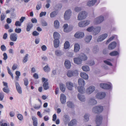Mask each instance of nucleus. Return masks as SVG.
Here are the masks:
<instances>
[{
  "instance_id": "63",
  "label": "nucleus",
  "mask_w": 126,
  "mask_h": 126,
  "mask_svg": "<svg viewBox=\"0 0 126 126\" xmlns=\"http://www.w3.org/2000/svg\"><path fill=\"white\" fill-rule=\"evenodd\" d=\"M39 33L36 31H34L32 33V35L34 36H36L39 35Z\"/></svg>"
},
{
  "instance_id": "49",
  "label": "nucleus",
  "mask_w": 126,
  "mask_h": 126,
  "mask_svg": "<svg viewBox=\"0 0 126 126\" xmlns=\"http://www.w3.org/2000/svg\"><path fill=\"white\" fill-rule=\"evenodd\" d=\"M89 115L87 114H86L84 116V121L85 122H87L89 120Z\"/></svg>"
},
{
  "instance_id": "42",
  "label": "nucleus",
  "mask_w": 126,
  "mask_h": 126,
  "mask_svg": "<svg viewBox=\"0 0 126 126\" xmlns=\"http://www.w3.org/2000/svg\"><path fill=\"white\" fill-rule=\"evenodd\" d=\"M60 88L61 91L63 92H64L65 91V87L64 85L62 84H60Z\"/></svg>"
},
{
  "instance_id": "41",
  "label": "nucleus",
  "mask_w": 126,
  "mask_h": 126,
  "mask_svg": "<svg viewBox=\"0 0 126 126\" xmlns=\"http://www.w3.org/2000/svg\"><path fill=\"white\" fill-rule=\"evenodd\" d=\"M70 47V44L68 41H66L64 44V48L65 49L68 48Z\"/></svg>"
},
{
  "instance_id": "12",
  "label": "nucleus",
  "mask_w": 126,
  "mask_h": 126,
  "mask_svg": "<svg viewBox=\"0 0 126 126\" xmlns=\"http://www.w3.org/2000/svg\"><path fill=\"white\" fill-rule=\"evenodd\" d=\"M117 43L115 42H113L109 45L108 49L110 50L113 49L115 47Z\"/></svg>"
},
{
  "instance_id": "55",
  "label": "nucleus",
  "mask_w": 126,
  "mask_h": 126,
  "mask_svg": "<svg viewBox=\"0 0 126 126\" xmlns=\"http://www.w3.org/2000/svg\"><path fill=\"white\" fill-rule=\"evenodd\" d=\"M98 49L97 46H95L93 47V51L95 53H96L98 51Z\"/></svg>"
},
{
  "instance_id": "21",
  "label": "nucleus",
  "mask_w": 126,
  "mask_h": 126,
  "mask_svg": "<svg viewBox=\"0 0 126 126\" xmlns=\"http://www.w3.org/2000/svg\"><path fill=\"white\" fill-rule=\"evenodd\" d=\"M33 26V24L31 22H29L27 24L26 31L29 32Z\"/></svg>"
},
{
  "instance_id": "13",
  "label": "nucleus",
  "mask_w": 126,
  "mask_h": 126,
  "mask_svg": "<svg viewBox=\"0 0 126 126\" xmlns=\"http://www.w3.org/2000/svg\"><path fill=\"white\" fill-rule=\"evenodd\" d=\"M95 88L94 86H91L89 87L86 89V92L88 94H90L95 90Z\"/></svg>"
},
{
  "instance_id": "48",
  "label": "nucleus",
  "mask_w": 126,
  "mask_h": 126,
  "mask_svg": "<svg viewBox=\"0 0 126 126\" xmlns=\"http://www.w3.org/2000/svg\"><path fill=\"white\" fill-rule=\"evenodd\" d=\"M57 14V12L54 11L50 14V17L51 18L54 17Z\"/></svg>"
},
{
  "instance_id": "8",
  "label": "nucleus",
  "mask_w": 126,
  "mask_h": 126,
  "mask_svg": "<svg viewBox=\"0 0 126 126\" xmlns=\"http://www.w3.org/2000/svg\"><path fill=\"white\" fill-rule=\"evenodd\" d=\"M104 17L101 16L95 18L94 20V23L96 24L100 23L104 21Z\"/></svg>"
},
{
  "instance_id": "30",
  "label": "nucleus",
  "mask_w": 126,
  "mask_h": 126,
  "mask_svg": "<svg viewBox=\"0 0 126 126\" xmlns=\"http://www.w3.org/2000/svg\"><path fill=\"white\" fill-rule=\"evenodd\" d=\"M53 36L54 40H59V38L60 36L59 34L57 32H54Z\"/></svg>"
},
{
  "instance_id": "40",
  "label": "nucleus",
  "mask_w": 126,
  "mask_h": 126,
  "mask_svg": "<svg viewBox=\"0 0 126 126\" xmlns=\"http://www.w3.org/2000/svg\"><path fill=\"white\" fill-rule=\"evenodd\" d=\"M55 54L58 56H61L63 54V53L59 50H57L55 51Z\"/></svg>"
},
{
  "instance_id": "28",
  "label": "nucleus",
  "mask_w": 126,
  "mask_h": 126,
  "mask_svg": "<svg viewBox=\"0 0 126 126\" xmlns=\"http://www.w3.org/2000/svg\"><path fill=\"white\" fill-rule=\"evenodd\" d=\"M54 47L55 48L58 47L59 46L60 42L59 40H54L53 41Z\"/></svg>"
},
{
  "instance_id": "61",
  "label": "nucleus",
  "mask_w": 126,
  "mask_h": 126,
  "mask_svg": "<svg viewBox=\"0 0 126 126\" xmlns=\"http://www.w3.org/2000/svg\"><path fill=\"white\" fill-rule=\"evenodd\" d=\"M21 31V30L20 28H16L15 29V32L17 33H20Z\"/></svg>"
},
{
  "instance_id": "25",
  "label": "nucleus",
  "mask_w": 126,
  "mask_h": 126,
  "mask_svg": "<svg viewBox=\"0 0 126 126\" xmlns=\"http://www.w3.org/2000/svg\"><path fill=\"white\" fill-rule=\"evenodd\" d=\"M97 0H92L91 1H88L87 3L88 6H93L96 2Z\"/></svg>"
},
{
  "instance_id": "54",
  "label": "nucleus",
  "mask_w": 126,
  "mask_h": 126,
  "mask_svg": "<svg viewBox=\"0 0 126 126\" xmlns=\"http://www.w3.org/2000/svg\"><path fill=\"white\" fill-rule=\"evenodd\" d=\"M6 16L4 13H2L0 16V20L2 21L4 20L6 17Z\"/></svg>"
},
{
  "instance_id": "33",
  "label": "nucleus",
  "mask_w": 126,
  "mask_h": 126,
  "mask_svg": "<svg viewBox=\"0 0 126 126\" xmlns=\"http://www.w3.org/2000/svg\"><path fill=\"white\" fill-rule=\"evenodd\" d=\"M80 57L82 61H85L87 59V56L86 55L83 53H82L80 54Z\"/></svg>"
},
{
  "instance_id": "17",
  "label": "nucleus",
  "mask_w": 126,
  "mask_h": 126,
  "mask_svg": "<svg viewBox=\"0 0 126 126\" xmlns=\"http://www.w3.org/2000/svg\"><path fill=\"white\" fill-rule=\"evenodd\" d=\"M16 85L17 92L19 94H21L22 93V89L18 82H16Z\"/></svg>"
},
{
  "instance_id": "38",
  "label": "nucleus",
  "mask_w": 126,
  "mask_h": 126,
  "mask_svg": "<svg viewBox=\"0 0 126 126\" xmlns=\"http://www.w3.org/2000/svg\"><path fill=\"white\" fill-rule=\"evenodd\" d=\"M82 70L85 71H88L90 70L89 66L87 65L84 66H82Z\"/></svg>"
},
{
  "instance_id": "32",
  "label": "nucleus",
  "mask_w": 126,
  "mask_h": 126,
  "mask_svg": "<svg viewBox=\"0 0 126 126\" xmlns=\"http://www.w3.org/2000/svg\"><path fill=\"white\" fill-rule=\"evenodd\" d=\"M48 84L47 82L45 81L44 82L43 87L45 90H47L48 89L49 87Z\"/></svg>"
},
{
  "instance_id": "34",
  "label": "nucleus",
  "mask_w": 126,
  "mask_h": 126,
  "mask_svg": "<svg viewBox=\"0 0 126 126\" xmlns=\"http://www.w3.org/2000/svg\"><path fill=\"white\" fill-rule=\"evenodd\" d=\"M92 37V36L91 35L87 36L85 39V40L86 42L89 43L91 40Z\"/></svg>"
},
{
  "instance_id": "5",
  "label": "nucleus",
  "mask_w": 126,
  "mask_h": 126,
  "mask_svg": "<svg viewBox=\"0 0 126 126\" xmlns=\"http://www.w3.org/2000/svg\"><path fill=\"white\" fill-rule=\"evenodd\" d=\"M67 75L69 77H71L73 76H76L78 75V71L77 70L74 71L69 70L67 72Z\"/></svg>"
},
{
  "instance_id": "56",
  "label": "nucleus",
  "mask_w": 126,
  "mask_h": 126,
  "mask_svg": "<svg viewBox=\"0 0 126 126\" xmlns=\"http://www.w3.org/2000/svg\"><path fill=\"white\" fill-rule=\"evenodd\" d=\"M81 10V8L80 7H76L75 9V11L76 12H79Z\"/></svg>"
},
{
  "instance_id": "27",
  "label": "nucleus",
  "mask_w": 126,
  "mask_h": 126,
  "mask_svg": "<svg viewBox=\"0 0 126 126\" xmlns=\"http://www.w3.org/2000/svg\"><path fill=\"white\" fill-rule=\"evenodd\" d=\"M78 83L79 85L80 86H84L85 84L84 80L82 79H78Z\"/></svg>"
},
{
  "instance_id": "2",
  "label": "nucleus",
  "mask_w": 126,
  "mask_h": 126,
  "mask_svg": "<svg viewBox=\"0 0 126 126\" xmlns=\"http://www.w3.org/2000/svg\"><path fill=\"white\" fill-rule=\"evenodd\" d=\"M102 117L101 115H98L96 116L95 122L97 125L96 126H100L101 124L102 120Z\"/></svg>"
},
{
  "instance_id": "23",
  "label": "nucleus",
  "mask_w": 126,
  "mask_h": 126,
  "mask_svg": "<svg viewBox=\"0 0 126 126\" xmlns=\"http://www.w3.org/2000/svg\"><path fill=\"white\" fill-rule=\"evenodd\" d=\"M74 63L77 64H80L82 62L81 59L79 58H74Z\"/></svg>"
},
{
  "instance_id": "45",
  "label": "nucleus",
  "mask_w": 126,
  "mask_h": 126,
  "mask_svg": "<svg viewBox=\"0 0 126 126\" xmlns=\"http://www.w3.org/2000/svg\"><path fill=\"white\" fill-rule=\"evenodd\" d=\"M41 6L42 5L41 2L40 1L38 2L36 6V9L37 10H39L41 8Z\"/></svg>"
},
{
  "instance_id": "50",
  "label": "nucleus",
  "mask_w": 126,
  "mask_h": 126,
  "mask_svg": "<svg viewBox=\"0 0 126 126\" xmlns=\"http://www.w3.org/2000/svg\"><path fill=\"white\" fill-rule=\"evenodd\" d=\"M2 90L4 92L7 93H8L9 92V90L8 87H4L3 88Z\"/></svg>"
},
{
  "instance_id": "52",
  "label": "nucleus",
  "mask_w": 126,
  "mask_h": 126,
  "mask_svg": "<svg viewBox=\"0 0 126 126\" xmlns=\"http://www.w3.org/2000/svg\"><path fill=\"white\" fill-rule=\"evenodd\" d=\"M115 38L114 36H112V37H110L106 42V44H108L110 41L113 39Z\"/></svg>"
},
{
  "instance_id": "24",
  "label": "nucleus",
  "mask_w": 126,
  "mask_h": 126,
  "mask_svg": "<svg viewBox=\"0 0 126 126\" xmlns=\"http://www.w3.org/2000/svg\"><path fill=\"white\" fill-rule=\"evenodd\" d=\"M78 99L82 102H84L85 101V97L84 95L78 94Z\"/></svg>"
},
{
  "instance_id": "53",
  "label": "nucleus",
  "mask_w": 126,
  "mask_h": 126,
  "mask_svg": "<svg viewBox=\"0 0 126 126\" xmlns=\"http://www.w3.org/2000/svg\"><path fill=\"white\" fill-rule=\"evenodd\" d=\"M4 96V94L2 92H0V101H2L3 100Z\"/></svg>"
},
{
  "instance_id": "39",
  "label": "nucleus",
  "mask_w": 126,
  "mask_h": 126,
  "mask_svg": "<svg viewBox=\"0 0 126 126\" xmlns=\"http://www.w3.org/2000/svg\"><path fill=\"white\" fill-rule=\"evenodd\" d=\"M119 54L118 52L117 51H113L109 54L111 56H116Z\"/></svg>"
},
{
  "instance_id": "19",
  "label": "nucleus",
  "mask_w": 126,
  "mask_h": 126,
  "mask_svg": "<svg viewBox=\"0 0 126 126\" xmlns=\"http://www.w3.org/2000/svg\"><path fill=\"white\" fill-rule=\"evenodd\" d=\"M66 86L68 89L70 90H72L73 87V84L70 81L66 82Z\"/></svg>"
},
{
  "instance_id": "46",
  "label": "nucleus",
  "mask_w": 126,
  "mask_h": 126,
  "mask_svg": "<svg viewBox=\"0 0 126 126\" xmlns=\"http://www.w3.org/2000/svg\"><path fill=\"white\" fill-rule=\"evenodd\" d=\"M94 27L93 26L89 27L87 29V31L88 32H91L93 33V31L94 30Z\"/></svg>"
},
{
  "instance_id": "36",
  "label": "nucleus",
  "mask_w": 126,
  "mask_h": 126,
  "mask_svg": "<svg viewBox=\"0 0 126 126\" xmlns=\"http://www.w3.org/2000/svg\"><path fill=\"white\" fill-rule=\"evenodd\" d=\"M76 123L77 121L75 119H73L68 124V126H72L74 125Z\"/></svg>"
},
{
  "instance_id": "3",
  "label": "nucleus",
  "mask_w": 126,
  "mask_h": 126,
  "mask_svg": "<svg viewBox=\"0 0 126 126\" xmlns=\"http://www.w3.org/2000/svg\"><path fill=\"white\" fill-rule=\"evenodd\" d=\"M87 16V14L85 11H82L79 13L78 16L79 20H81L85 18Z\"/></svg>"
},
{
  "instance_id": "31",
  "label": "nucleus",
  "mask_w": 126,
  "mask_h": 126,
  "mask_svg": "<svg viewBox=\"0 0 126 126\" xmlns=\"http://www.w3.org/2000/svg\"><path fill=\"white\" fill-rule=\"evenodd\" d=\"M32 119L33 121V125L34 126H37L38 124L37 119V118L34 116L32 117Z\"/></svg>"
},
{
  "instance_id": "20",
  "label": "nucleus",
  "mask_w": 126,
  "mask_h": 126,
  "mask_svg": "<svg viewBox=\"0 0 126 126\" xmlns=\"http://www.w3.org/2000/svg\"><path fill=\"white\" fill-rule=\"evenodd\" d=\"M78 90L79 92L81 94L84 93L85 91V89L83 86H78Z\"/></svg>"
},
{
  "instance_id": "44",
  "label": "nucleus",
  "mask_w": 126,
  "mask_h": 126,
  "mask_svg": "<svg viewBox=\"0 0 126 126\" xmlns=\"http://www.w3.org/2000/svg\"><path fill=\"white\" fill-rule=\"evenodd\" d=\"M43 69L44 71L46 72H48L50 71V69L48 65H47L44 67Z\"/></svg>"
},
{
  "instance_id": "29",
  "label": "nucleus",
  "mask_w": 126,
  "mask_h": 126,
  "mask_svg": "<svg viewBox=\"0 0 126 126\" xmlns=\"http://www.w3.org/2000/svg\"><path fill=\"white\" fill-rule=\"evenodd\" d=\"M81 77L84 79H88V77L87 74L84 73H81L80 74Z\"/></svg>"
},
{
  "instance_id": "59",
  "label": "nucleus",
  "mask_w": 126,
  "mask_h": 126,
  "mask_svg": "<svg viewBox=\"0 0 126 126\" xmlns=\"http://www.w3.org/2000/svg\"><path fill=\"white\" fill-rule=\"evenodd\" d=\"M18 119L20 120H22L23 119V116L21 114H18L17 115Z\"/></svg>"
},
{
  "instance_id": "64",
  "label": "nucleus",
  "mask_w": 126,
  "mask_h": 126,
  "mask_svg": "<svg viewBox=\"0 0 126 126\" xmlns=\"http://www.w3.org/2000/svg\"><path fill=\"white\" fill-rule=\"evenodd\" d=\"M21 23L20 21H17L16 22L15 25L16 26H20L21 25Z\"/></svg>"
},
{
  "instance_id": "43",
  "label": "nucleus",
  "mask_w": 126,
  "mask_h": 126,
  "mask_svg": "<svg viewBox=\"0 0 126 126\" xmlns=\"http://www.w3.org/2000/svg\"><path fill=\"white\" fill-rule=\"evenodd\" d=\"M67 106L71 108H73L74 107V105L73 103L70 101L68 102H67Z\"/></svg>"
},
{
  "instance_id": "7",
  "label": "nucleus",
  "mask_w": 126,
  "mask_h": 126,
  "mask_svg": "<svg viewBox=\"0 0 126 126\" xmlns=\"http://www.w3.org/2000/svg\"><path fill=\"white\" fill-rule=\"evenodd\" d=\"M90 22L89 20L81 21L79 22L78 25L80 27H84L88 25Z\"/></svg>"
},
{
  "instance_id": "11",
  "label": "nucleus",
  "mask_w": 126,
  "mask_h": 126,
  "mask_svg": "<svg viewBox=\"0 0 126 126\" xmlns=\"http://www.w3.org/2000/svg\"><path fill=\"white\" fill-rule=\"evenodd\" d=\"M108 36L107 34L105 33L102 34L99 36L97 40L98 42H101L105 39Z\"/></svg>"
},
{
  "instance_id": "9",
  "label": "nucleus",
  "mask_w": 126,
  "mask_h": 126,
  "mask_svg": "<svg viewBox=\"0 0 126 126\" xmlns=\"http://www.w3.org/2000/svg\"><path fill=\"white\" fill-rule=\"evenodd\" d=\"M106 95L105 93L103 92H99L96 95V98L99 99H102L104 98Z\"/></svg>"
},
{
  "instance_id": "37",
  "label": "nucleus",
  "mask_w": 126,
  "mask_h": 126,
  "mask_svg": "<svg viewBox=\"0 0 126 126\" xmlns=\"http://www.w3.org/2000/svg\"><path fill=\"white\" fill-rule=\"evenodd\" d=\"M54 26L56 29L58 28L59 27V23L57 20H55L54 22Z\"/></svg>"
},
{
  "instance_id": "6",
  "label": "nucleus",
  "mask_w": 126,
  "mask_h": 126,
  "mask_svg": "<svg viewBox=\"0 0 126 126\" xmlns=\"http://www.w3.org/2000/svg\"><path fill=\"white\" fill-rule=\"evenodd\" d=\"M72 12L69 9L66 11L64 14V17L66 20L69 19L71 15Z\"/></svg>"
},
{
  "instance_id": "14",
  "label": "nucleus",
  "mask_w": 126,
  "mask_h": 126,
  "mask_svg": "<svg viewBox=\"0 0 126 126\" xmlns=\"http://www.w3.org/2000/svg\"><path fill=\"white\" fill-rule=\"evenodd\" d=\"M101 27L97 26L94 27L93 31V34L94 35H96L98 34L100 32Z\"/></svg>"
},
{
  "instance_id": "22",
  "label": "nucleus",
  "mask_w": 126,
  "mask_h": 126,
  "mask_svg": "<svg viewBox=\"0 0 126 126\" xmlns=\"http://www.w3.org/2000/svg\"><path fill=\"white\" fill-rule=\"evenodd\" d=\"M64 64L67 69H68L70 68L71 66V63L68 60H66L65 61Z\"/></svg>"
},
{
  "instance_id": "58",
  "label": "nucleus",
  "mask_w": 126,
  "mask_h": 126,
  "mask_svg": "<svg viewBox=\"0 0 126 126\" xmlns=\"http://www.w3.org/2000/svg\"><path fill=\"white\" fill-rule=\"evenodd\" d=\"M42 25L43 26H46L47 25V22L44 20H42L41 22Z\"/></svg>"
},
{
  "instance_id": "18",
  "label": "nucleus",
  "mask_w": 126,
  "mask_h": 126,
  "mask_svg": "<svg viewBox=\"0 0 126 126\" xmlns=\"http://www.w3.org/2000/svg\"><path fill=\"white\" fill-rule=\"evenodd\" d=\"M66 97L64 94H61L60 100L62 104H64L66 102Z\"/></svg>"
},
{
  "instance_id": "60",
  "label": "nucleus",
  "mask_w": 126,
  "mask_h": 126,
  "mask_svg": "<svg viewBox=\"0 0 126 126\" xmlns=\"http://www.w3.org/2000/svg\"><path fill=\"white\" fill-rule=\"evenodd\" d=\"M40 105H37V104H35L33 106V108L35 109H38L40 108Z\"/></svg>"
},
{
  "instance_id": "15",
  "label": "nucleus",
  "mask_w": 126,
  "mask_h": 126,
  "mask_svg": "<svg viewBox=\"0 0 126 126\" xmlns=\"http://www.w3.org/2000/svg\"><path fill=\"white\" fill-rule=\"evenodd\" d=\"M63 120L65 124H67L70 121L69 116L67 115H65L63 117Z\"/></svg>"
},
{
  "instance_id": "4",
  "label": "nucleus",
  "mask_w": 126,
  "mask_h": 126,
  "mask_svg": "<svg viewBox=\"0 0 126 126\" xmlns=\"http://www.w3.org/2000/svg\"><path fill=\"white\" fill-rule=\"evenodd\" d=\"M100 87L104 89H110L112 88V84L110 83L109 84L105 83H101L100 84Z\"/></svg>"
},
{
  "instance_id": "62",
  "label": "nucleus",
  "mask_w": 126,
  "mask_h": 126,
  "mask_svg": "<svg viewBox=\"0 0 126 126\" xmlns=\"http://www.w3.org/2000/svg\"><path fill=\"white\" fill-rule=\"evenodd\" d=\"M46 14V12H42L39 15L40 17H42L43 16H45Z\"/></svg>"
},
{
  "instance_id": "16",
  "label": "nucleus",
  "mask_w": 126,
  "mask_h": 126,
  "mask_svg": "<svg viewBox=\"0 0 126 126\" xmlns=\"http://www.w3.org/2000/svg\"><path fill=\"white\" fill-rule=\"evenodd\" d=\"M84 36V33L83 32H77L74 35L75 37L76 38H80L83 37Z\"/></svg>"
},
{
  "instance_id": "51",
  "label": "nucleus",
  "mask_w": 126,
  "mask_h": 126,
  "mask_svg": "<svg viewBox=\"0 0 126 126\" xmlns=\"http://www.w3.org/2000/svg\"><path fill=\"white\" fill-rule=\"evenodd\" d=\"M23 80L24 81V85L27 86L28 84V79L27 78H25Z\"/></svg>"
},
{
  "instance_id": "10",
  "label": "nucleus",
  "mask_w": 126,
  "mask_h": 126,
  "mask_svg": "<svg viewBox=\"0 0 126 126\" xmlns=\"http://www.w3.org/2000/svg\"><path fill=\"white\" fill-rule=\"evenodd\" d=\"M17 38V34L16 33H12L10 35V40L13 42H16V41Z\"/></svg>"
},
{
  "instance_id": "47",
  "label": "nucleus",
  "mask_w": 126,
  "mask_h": 126,
  "mask_svg": "<svg viewBox=\"0 0 126 126\" xmlns=\"http://www.w3.org/2000/svg\"><path fill=\"white\" fill-rule=\"evenodd\" d=\"M28 56V54H27L23 58V63H25L27 61Z\"/></svg>"
},
{
  "instance_id": "57",
  "label": "nucleus",
  "mask_w": 126,
  "mask_h": 126,
  "mask_svg": "<svg viewBox=\"0 0 126 126\" xmlns=\"http://www.w3.org/2000/svg\"><path fill=\"white\" fill-rule=\"evenodd\" d=\"M0 48L1 50L2 51H5L6 49V47L4 45H2L1 46Z\"/></svg>"
},
{
  "instance_id": "35",
  "label": "nucleus",
  "mask_w": 126,
  "mask_h": 126,
  "mask_svg": "<svg viewBox=\"0 0 126 126\" xmlns=\"http://www.w3.org/2000/svg\"><path fill=\"white\" fill-rule=\"evenodd\" d=\"M80 48L79 45L78 44H75L74 45V51L75 52L78 51Z\"/></svg>"
},
{
  "instance_id": "26",
  "label": "nucleus",
  "mask_w": 126,
  "mask_h": 126,
  "mask_svg": "<svg viewBox=\"0 0 126 126\" xmlns=\"http://www.w3.org/2000/svg\"><path fill=\"white\" fill-rule=\"evenodd\" d=\"M89 104L92 105H96L97 103V102L94 99L91 98L89 100Z\"/></svg>"
},
{
  "instance_id": "1",
  "label": "nucleus",
  "mask_w": 126,
  "mask_h": 126,
  "mask_svg": "<svg viewBox=\"0 0 126 126\" xmlns=\"http://www.w3.org/2000/svg\"><path fill=\"white\" fill-rule=\"evenodd\" d=\"M103 107L102 106L99 105L94 107L92 109L93 112L95 113H98L101 112L103 110Z\"/></svg>"
}]
</instances>
